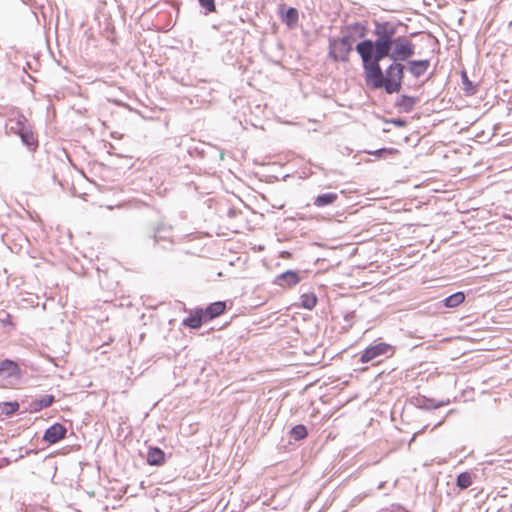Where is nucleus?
<instances>
[{
	"instance_id": "0eeeda50",
	"label": "nucleus",
	"mask_w": 512,
	"mask_h": 512,
	"mask_svg": "<svg viewBox=\"0 0 512 512\" xmlns=\"http://www.w3.org/2000/svg\"><path fill=\"white\" fill-rule=\"evenodd\" d=\"M285 6L282 4L279 6V13L281 20L288 26V28H295L298 24L299 14L296 8L290 7L284 11Z\"/></svg>"
},
{
	"instance_id": "b1692460",
	"label": "nucleus",
	"mask_w": 512,
	"mask_h": 512,
	"mask_svg": "<svg viewBox=\"0 0 512 512\" xmlns=\"http://www.w3.org/2000/svg\"><path fill=\"white\" fill-rule=\"evenodd\" d=\"M7 406H10V412H14L18 409L19 407V404L17 402H9V403H6Z\"/></svg>"
},
{
	"instance_id": "a878e982",
	"label": "nucleus",
	"mask_w": 512,
	"mask_h": 512,
	"mask_svg": "<svg viewBox=\"0 0 512 512\" xmlns=\"http://www.w3.org/2000/svg\"><path fill=\"white\" fill-rule=\"evenodd\" d=\"M395 123H396L397 125H399V126H402V125L404 124V122H403L402 120H398V121H396Z\"/></svg>"
},
{
	"instance_id": "6ab92c4d",
	"label": "nucleus",
	"mask_w": 512,
	"mask_h": 512,
	"mask_svg": "<svg viewBox=\"0 0 512 512\" xmlns=\"http://www.w3.org/2000/svg\"><path fill=\"white\" fill-rule=\"evenodd\" d=\"M291 437L294 439V440H302L304 439L308 432H307V429L304 425H296L294 426L292 429H291Z\"/></svg>"
},
{
	"instance_id": "39448f33",
	"label": "nucleus",
	"mask_w": 512,
	"mask_h": 512,
	"mask_svg": "<svg viewBox=\"0 0 512 512\" xmlns=\"http://www.w3.org/2000/svg\"><path fill=\"white\" fill-rule=\"evenodd\" d=\"M67 429L60 423H55L46 429L43 440L49 444H55L65 438Z\"/></svg>"
},
{
	"instance_id": "393cba45",
	"label": "nucleus",
	"mask_w": 512,
	"mask_h": 512,
	"mask_svg": "<svg viewBox=\"0 0 512 512\" xmlns=\"http://www.w3.org/2000/svg\"><path fill=\"white\" fill-rule=\"evenodd\" d=\"M23 138V141L27 144V145H30L31 143L29 142V138L25 135L22 136Z\"/></svg>"
},
{
	"instance_id": "423d86ee",
	"label": "nucleus",
	"mask_w": 512,
	"mask_h": 512,
	"mask_svg": "<svg viewBox=\"0 0 512 512\" xmlns=\"http://www.w3.org/2000/svg\"><path fill=\"white\" fill-rule=\"evenodd\" d=\"M430 66V61L425 60H408L406 68L416 78L423 76Z\"/></svg>"
},
{
	"instance_id": "6e6552de",
	"label": "nucleus",
	"mask_w": 512,
	"mask_h": 512,
	"mask_svg": "<svg viewBox=\"0 0 512 512\" xmlns=\"http://www.w3.org/2000/svg\"><path fill=\"white\" fill-rule=\"evenodd\" d=\"M300 278L297 274V272L288 270L280 275H278L275 279V284L282 286V287H291L295 286L297 283H299Z\"/></svg>"
},
{
	"instance_id": "5701e85b",
	"label": "nucleus",
	"mask_w": 512,
	"mask_h": 512,
	"mask_svg": "<svg viewBox=\"0 0 512 512\" xmlns=\"http://www.w3.org/2000/svg\"><path fill=\"white\" fill-rule=\"evenodd\" d=\"M442 403L435 404L433 400L430 399H424L423 404H421V407L427 408V409H436L442 406Z\"/></svg>"
},
{
	"instance_id": "2eb2a0df",
	"label": "nucleus",
	"mask_w": 512,
	"mask_h": 512,
	"mask_svg": "<svg viewBox=\"0 0 512 512\" xmlns=\"http://www.w3.org/2000/svg\"><path fill=\"white\" fill-rule=\"evenodd\" d=\"M416 104V99L407 95H402L398 100L397 105L404 111L410 112L414 105Z\"/></svg>"
},
{
	"instance_id": "9b49d317",
	"label": "nucleus",
	"mask_w": 512,
	"mask_h": 512,
	"mask_svg": "<svg viewBox=\"0 0 512 512\" xmlns=\"http://www.w3.org/2000/svg\"><path fill=\"white\" fill-rule=\"evenodd\" d=\"M164 452L157 447H151L147 453V462L149 465L159 466L164 463Z\"/></svg>"
},
{
	"instance_id": "4be33fe9",
	"label": "nucleus",
	"mask_w": 512,
	"mask_h": 512,
	"mask_svg": "<svg viewBox=\"0 0 512 512\" xmlns=\"http://www.w3.org/2000/svg\"><path fill=\"white\" fill-rule=\"evenodd\" d=\"M199 4L207 10V12L215 11V2L214 0H198Z\"/></svg>"
},
{
	"instance_id": "f03ea898",
	"label": "nucleus",
	"mask_w": 512,
	"mask_h": 512,
	"mask_svg": "<svg viewBox=\"0 0 512 512\" xmlns=\"http://www.w3.org/2000/svg\"><path fill=\"white\" fill-rule=\"evenodd\" d=\"M362 60L364 78L368 86L373 89L384 88L386 93H398L402 87L404 70L406 66L402 62L391 61L383 71L380 62L383 59L358 53Z\"/></svg>"
},
{
	"instance_id": "f8f14e48",
	"label": "nucleus",
	"mask_w": 512,
	"mask_h": 512,
	"mask_svg": "<svg viewBox=\"0 0 512 512\" xmlns=\"http://www.w3.org/2000/svg\"><path fill=\"white\" fill-rule=\"evenodd\" d=\"M19 373L18 365L11 360H4L0 363V375L3 377H12Z\"/></svg>"
},
{
	"instance_id": "f257e3e1",
	"label": "nucleus",
	"mask_w": 512,
	"mask_h": 512,
	"mask_svg": "<svg viewBox=\"0 0 512 512\" xmlns=\"http://www.w3.org/2000/svg\"><path fill=\"white\" fill-rule=\"evenodd\" d=\"M397 27L390 22H376L373 30L375 40L363 39L355 46L357 53L404 62L415 55V45L405 36L396 37Z\"/></svg>"
},
{
	"instance_id": "ddd939ff",
	"label": "nucleus",
	"mask_w": 512,
	"mask_h": 512,
	"mask_svg": "<svg viewBox=\"0 0 512 512\" xmlns=\"http://www.w3.org/2000/svg\"><path fill=\"white\" fill-rule=\"evenodd\" d=\"M337 199L338 195L336 193H324L318 195L314 199V205L317 207H324L333 204Z\"/></svg>"
},
{
	"instance_id": "f3484780",
	"label": "nucleus",
	"mask_w": 512,
	"mask_h": 512,
	"mask_svg": "<svg viewBox=\"0 0 512 512\" xmlns=\"http://www.w3.org/2000/svg\"><path fill=\"white\" fill-rule=\"evenodd\" d=\"M54 402V396L53 395H44L41 398L35 400L33 402L34 410H41L43 408H47L52 405Z\"/></svg>"
},
{
	"instance_id": "9d476101",
	"label": "nucleus",
	"mask_w": 512,
	"mask_h": 512,
	"mask_svg": "<svg viewBox=\"0 0 512 512\" xmlns=\"http://www.w3.org/2000/svg\"><path fill=\"white\" fill-rule=\"evenodd\" d=\"M203 321H205L203 309H198L195 311V313L184 319L183 324L190 328L197 329L201 327Z\"/></svg>"
},
{
	"instance_id": "20e7f679",
	"label": "nucleus",
	"mask_w": 512,
	"mask_h": 512,
	"mask_svg": "<svg viewBox=\"0 0 512 512\" xmlns=\"http://www.w3.org/2000/svg\"><path fill=\"white\" fill-rule=\"evenodd\" d=\"M395 352V348L387 343L379 342L367 347L360 356L361 363L372 361L380 362L381 357H391Z\"/></svg>"
},
{
	"instance_id": "7ed1b4c3",
	"label": "nucleus",
	"mask_w": 512,
	"mask_h": 512,
	"mask_svg": "<svg viewBox=\"0 0 512 512\" xmlns=\"http://www.w3.org/2000/svg\"><path fill=\"white\" fill-rule=\"evenodd\" d=\"M340 37L329 39L328 57L334 62H348L357 38H365L366 28L360 23L346 26Z\"/></svg>"
},
{
	"instance_id": "412c9836",
	"label": "nucleus",
	"mask_w": 512,
	"mask_h": 512,
	"mask_svg": "<svg viewBox=\"0 0 512 512\" xmlns=\"http://www.w3.org/2000/svg\"><path fill=\"white\" fill-rule=\"evenodd\" d=\"M398 151L394 148H381L374 152H369V154L378 156V157H386L387 154H395Z\"/></svg>"
},
{
	"instance_id": "aec40b11",
	"label": "nucleus",
	"mask_w": 512,
	"mask_h": 512,
	"mask_svg": "<svg viewBox=\"0 0 512 512\" xmlns=\"http://www.w3.org/2000/svg\"><path fill=\"white\" fill-rule=\"evenodd\" d=\"M169 234H170L169 229H164V228H160V227L157 228L153 235L155 243H158L162 239L169 238V236H170Z\"/></svg>"
},
{
	"instance_id": "4468645a",
	"label": "nucleus",
	"mask_w": 512,
	"mask_h": 512,
	"mask_svg": "<svg viewBox=\"0 0 512 512\" xmlns=\"http://www.w3.org/2000/svg\"><path fill=\"white\" fill-rule=\"evenodd\" d=\"M465 300V295L463 292H456L448 297H446L443 302L446 307L454 308L460 305Z\"/></svg>"
},
{
	"instance_id": "a211bd4d",
	"label": "nucleus",
	"mask_w": 512,
	"mask_h": 512,
	"mask_svg": "<svg viewBox=\"0 0 512 512\" xmlns=\"http://www.w3.org/2000/svg\"><path fill=\"white\" fill-rule=\"evenodd\" d=\"M472 484V476L469 472L460 473L457 476L456 485L464 490L467 489Z\"/></svg>"
},
{
	"instance_id": "1a4fd4ad",
	"label": "nucleus",
	"mask_w": 512,
	"mask_h": 512,
	"mask_svg": "<svg viewBox=\"0 0 512 512\" xmlns=\"http://www.w3.org/2000/svg\"><path fill=\"white\" fill-rule=\"evenodd\" d=\"M226 309V303L223 301H217L210 304L205 310H203L205 321L212 320L221 315Z\"/></svg>"
},
{
	"instance_id": "dca6fc26",
	"label": "nucleus",
	"mask_w": 512,
	"mask_h": 512,
	"mask_svg": "<svg viewBox=\"0 0 512 512\" xmlns=\"http://www.w3.org/2000/svg\"><path fill=\"white\" fill-rule=\"evenodd\" d=\"M301 306L305 309H313L317 303V297L314 293H303L300 297Z\"/></svg>"
}]
</instances>
